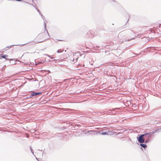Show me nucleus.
<instances>
[{
  "instance_id": "15",
  "label": "nucleus",
  "mask_w": 161,
  "mask_h": 161,
  "mask_svg": "<svg viewBox=\"0 0 161 161\" xmlns=\"http://www.w3.org/2000/svg\"><path fill=\"white\" fill-rule=\"evenodd\" d=\"M92 132V131H87L88 133L90 132Z\"/></svg>"
},
{
  "instance_id": "3",
  "label": "nucleus",
  "mask_w": 161,
  "mask_h": 161,
  "mask_svg": "<svg viewBox=\"0 0 161 161\" xmlns=\"http://www.w3.org/2000/svg\"><path fill=\"white\" fill-rule=\"evenodd\" d=\"M159 129H157V130H153L152 132H149L150 135H151L152 134H154L156 133L157 131H158Z\"/></svg>"
},
{
  "instance_id": "8",
  "label": "nucleus",
  "mask_w": 161,
  "mask_h": 161,
  "mask_svg": "<svg viewBox=\"0 0 161 161\" xmlns=\"http://www.w3.org/2000/svg\"><path fill=\"white\" fill-rule=\"evenodd\" d=\"M140 145L142 147H143L144 148H145V147H147V146L145 144H142L141 143Z\"/></svg>"
},
{
  "instance_id": "7",
  "label": "nucleus",
  "mask_w": 161,
  "mask_h": 161,
  "mask_svg": "<svg viewBox=\"0 0 161 161\" xmlns=\"http://www.w3.org/2000/svg\"><path fill=\"white\" fill-rule=\"evenodd\" d=\"M8 55H4L2 56L1 57H2V58H5V59H6V60H8V59H7L6 58L8 57Z\"/></svg>"
},
{
  "instance_id": "16",
  "label": "nucleus",
  "mask_w": 161,
  "mask_h": 161,
  "mask_svg": "<svg viewBox=\"0 0 161 161\" xmlns=\"http://www.w3.org/2000/svg\"><path fill=\"white\" fill-rule=\"evenodd\" d=\"M42 63V62H40L39 63V64H41V63Z\"/></svg>"
},
{
  "instance_id": "11",
  "label": "nucleus",
  "mask_w": 161,
  "mask_h": 161,
  "mask_svg": "<svg viewBox=\"0 0 161 161\" xmlns=\"http://www.w3.org/2000/svg\"><path fill=\"white\" fill-rule=\"evenodd\" d=\"M47 55V56L48 57H50L51 59H53V58L51 57V56H50V55Z\"/></svg>"
},
{
  "instance_id": "12",
  "label": "nucleus",
  "mask_w": 161,
  "mask_h": 161,
  "mask_svg": "<svg viewBox=\"0 0 161 161\" xmlns=\"http://www.w3.org/2000/svg\"><path fill=\"white\" fill-rule=\"evenodd\" d=\"M31 152L33 154H34L33 152V150L31 148Z\"/></svg>"
},
{
  "instance_id": "14",
  "label": "nucleus",
  "mask_w": 161,
  "mask_h": 161,
  "mask_svg": "<svg viewBox=\"0 0 161 161\" xmlns=\"http://www.w3.org/2000/svg\"><path fill=\"white\" fill-rule=\"evenodd\" d=\"M44 25H45V27H46V24L45 22H44Z\"/></svg>"
},
{
  "instance_id": "13",
  "label": "nucleus",
  "mask_w": 161,
  "mask_h": 161,
  "mask_svg": "<svg viewBox=\"0 0 161 161\" xmlns=\"http://www.w3.org/2000/svg\"><path fill=\"white\" fill-rule=\"evenodd\" d=\"M47 71V72H48V73H47V74H48V73H50V71H49V70H48Z\"/></svg>"
},
{
  "instance_id": "2",
  "label": "nucleus",
  "mask_w": 161,
  "mask_h": 161,
  "mask_svg": "<svg viewBox=\"0 0 161 161\" xmlns=\"http://www.w3.org/2000/svg\"><path fill=\"white\" fill-rule=\"evenodd\" d=\"M144 135H142L139 136L138 139V141L140 143H143L145 141L144 138Z\"/></svg>"
},
{
  "instance_id": "9",
  "label": "nucleus",
  "mask_w": 161,
  "mask_h": 161,
  "mask_svg": "<svg viewBox=\"0 0 161 161\" xmlns=\"http://www.w3.org/2000/svg\"><path fill=\"white\" fill-rule=\"evenodd\" d=\"M101 134L103 135H108V132H103Z\"/></svg>"
},
{
  "instance_id": "1",
  "label": "nucleus",
  "mask_w": 161,
  "mask_h": 161,
  "mask_svg": "<svg viewBox=\"0 0 161 161\" xmlns=\"http://www.w3.org/2000/svg\"><path fill=\"white\" fill-rule=\"evenodd\" d=\"M145 140V142L147 143V142L150 141L151 137V135L150 133H148L146 134H143Z\"/></svg>"
},
{
  "instance_id": "6",
  "label": "nucleus",
  "mask_w": 161,
  "mask_h": 161,
  "mask_svg": "<svg viewBox=\"0 0 161 161\" xmlns=\"http://www.w3.org/2000/svg\"><path fill=\"white\" fill-rule=\"evenodd\" d=\"M37 11L38 12V13H39L41 15V17L42 18V19H44V16L42 15V14H41V12L40 11L38 10V9H37Z\"/></svg>"
},
{
  "instance_id": "4",
  "label": "nucleus",
  "mask_w": 161,
  "mask_h": 161,
  "mask_svg": "<svg viewBox=\"0 0 161 161\" xmlns=\"http://www.w3.org/2000/svg\"><path fill=\"white\" fill-rule=\"evenodd\" d=\"M41 92H33L31 94V95L32 96H34L41 94Z\"/></svg>"
},
{
  "instance_id": "10",
  "label": "nucleus",
  "mask_w": 161,
  "mask_h": 161,
  "mask_svg": "<svg viewBox=\"0 0 161 161\" xmlns=\"http://www.w3.org/2000/svg\"><path fill=\"white\" fill-rule=\"evenodd\" d=\"M63 51V50H62V49H60L58 50L57 51V52L58 53H60L62 52Z\"/></svg>"
},
{
  "instance_id": "5",
  "label": "nucleus",
  "mask_w": 161,
  "mask_h": 161,
  "mask_svg": "<svg viewBox=\"0 0 161 161\" xmlns=\"http://www.w3.org/2000/svg\"><path fill=\"white\" fill-rule=\"evenodd\" d=\"M108 135H115V132H114L110 131L108 132Z\"/></svg>"
}]
</instances>
